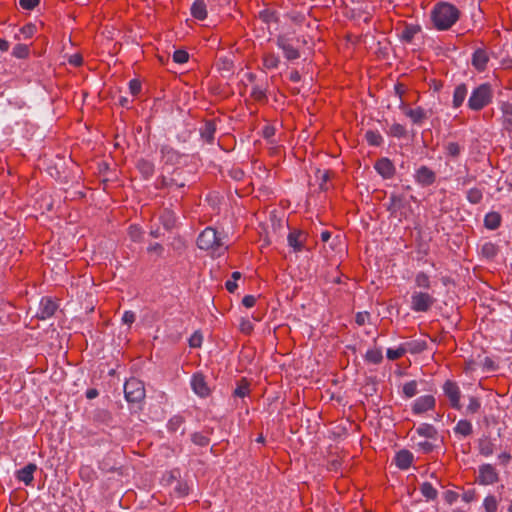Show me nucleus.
Returning a JSON list of instances; mask_svg holds the SVG:
<instances>
[{
    "instance_id": "obj_46",
    "label": "nucleus",
    "mask_w": 512,
    "mask_h": 512,
    "mask_svg": "<svg viewBox=\"0 0 512 512\" xmlns=\"http://www.w3.org/2000/svg\"><path fill=\"white\" fill-rule=\"evenodd\" d=\"M29 53V49L24 44H18L13 48V55L17 58H25Z\"/></svg>"
},
{
    "instance_id": "obj_15",
    "label": "nucleus",
    "mask_w": 512,
    "mask_h": 512,
    "mask_svg": "<svg viewBox=\"0 0 512 512\" xmlns=\"http://www.w3.org/2000/svg\"><path fill=\"white\" fill-rule=\"evenodd\" d=\"M37 470V466L34 463H29L22 469L17 471L16 477L19 481L23 482L25 485L32 484L34 480V473Z\"/></svg>"
},
{
    "instance_id": "obj_28",
    "label": "nucleus",
    "mask_w": 512,
    "mask_h": 512,
    "mask_svg": "<svg viewBox=\"0 0 512 512\" xmlns=\"http://www.w3.org/2000/svg\"><path fill=\"white\" fill-rule=\"evenodd\" d=\"M416 432L427 439H432L436 436L435 428L430 424H421Z\"/></svg>"
},
{
    "instance_id": "obj_47",
    "label": "nucleus",
    "mask_w": 512,
    "mask_h": 512,
    "mask_svg": "<svg viewBox=\"0 0 512 512\" xmlns=\"http://www.w3.org/2000/svg\"><path fill=\"white\" fill-rule=\"evenodd\" d=\"M446 151L448 155L456 157L460 154L461 148L458 143L450 142L446 145Z\"/></svg>"
},
{
    "instance_id": "obj_44",
    "label": "nucleus",
    "mask_w": 512,
    "mask_h": 512,
    "mask_svg": "<svg viewBox=\"0 0 512 512\" xmlns=\"http://www.w3.org/2000/svg\"><path fill=\"white\" fill-rule=\"evenodd\" d=\"M241 277V274L240 272H233L232 273V279L231 280H228L225 284L226 286V289L233 293L236 289H237V280H239Z\"/></svg>"
},
{
    "instance_id": "obj_50",
    "label": "nucleus",
    "mask_w": 512,
    "mask_h": 512,
    "mask_svg": "<svg viewBox=\"0 0 512 512\" xmlns=\"http://www.w3.org/2000/svg\"><path fill=\"white\" fill-rule=\"evenodd\" d=\"M286 17L293 23L300 25L305 19V16L300 12H291L286 15Z\"/></svg>"
},
{
    "instance_id": "obj_53",
    "label": "nucleus",
    "mask_w": 512,
    "mask_h": 512,
    "mask_svg": "<svg viewBox=\"0 0 512 512\" xmlns=\"http://www.w3.org/2000/svg\"><path fill=\"white\" fill-rule=\"evenodd\" d=\"M129 90L131 94L137 95L141 91V83L137 79H132L129 82Z\"/></svg>"
},
{
    "instance_id": "obj_17",
    "label": "nucleus",
    "mask_w": 512,
    "mask_h": 512,
    "mask_svg": "<svg viewBox=\"0 0 512 512\" xmlns=\"http://www.w3.org/2000/svg\"><path fill=\"white\" fill-rule=\"evenodd\" d=\"M412 461L413 455L407 450H401L395 456V463L400 469H408Z\"/></svg>"
},
{
    "instance_id": "obj_48",
    "label": "nucleus",
    "mask_w": 512,
    "mask_h": 512,
    "mask_svg": "<svg viewBox=\"0 0 512 512\" xmlns=\"http://www.w3.org/2000/svg\"><path fill=\"white\" fill-rule=\"evenodd\" d=\"M203 337L199 332H195L189 338V345L192 348H198L201 346Z\"/></svg>"
},
{
    "instance_id": "obj_43",
    "label": "nucleus",
    "mask_w": 512,
    "mask_h": 512,
    "mask_svg": "<svg viewBox=\"0 0 512 512\" xmlns=\"http://www.w3.org/2000/svg\"><path fill=\"white\" fill-rule=\"evenodd\" d=\"M239 329L245 334H250L254 329V325L248 318H242L239 323Z\"/></svg>"
},
{
    "instance_id": "obj_52",
    "label": "nucleus",
    "mask_w": 512,
    "mask_h": 512,
    "mask_svg": "<svg viewBox=\"0 0 512 512\" xmlns=\"http://www.w3.org/2000/svg\"><path fill=\"white\" fill-rule=\"evenodd\" d=\"M39 4V0H19V5L26 10H31Z\"/></svg>"
},
{
    "instance_id": "obj_49",
    "label": "nucleus",
    "mask_w": 512,
    "mask_h": 512,
    "mask_svg": "<svg viewBox=\"0 0 512 512\" xmlns=\"http://www.w3.org/2000/svg\"><path fill=\"white\" fill-rule=\"evenodd\" d=\"M482 253L487 257H493L496 255V247L493 243L487 242L482 246Z\"/></svg>"
},
{
    "instance_id": "obj_24",
    "label": "nucleus",
    "mask_w": 512,
    "mask_h": 512,
    "mask_svg": "<svg viewBox=\"0 0 512 512\" xmlns=\"http://www.w3.org/2000/svg\"><path fill=\"white\" fill-rule=\"evenodd\" d=\"M415 286L420 289L428 290L431 287V280L429 275L424 272H418L415 275Z\"/></svg>"
},
{
    "instance_id": "obj_62",
    "label": "nucleus",
    "mask_w": 512,
    "mask_h": 512,
    "mask_svg": "<svg viewBox=\"0 0 512 512\" xmlns=\"http://www.w3.org/2000/svg\"><path fill=\"white\" fill-rule=\"evenodd\" d=\"M70 63L73 64L74 66H79L81 65L82 63V58L81 56L79 55H73L71 58H70Z\"/></svg>"
},
{
    "instance_id": "obj_16",
    "label": "nucleus",
    "mask_w": 512,
    "mask_h": 512,
    "mask_svg": "<svg viewBox=\"0 0 512 512\" xmlns=\"http://www.w3.org/2000/svg\"><path fill=\"white\" fill-rule=\"evenodd\" d=\"M415 178L419 184L429 186L435 181V174L429 168L422 166L416 171Z\"/></svg>"
},
{
    "instance_id": "obj_30",
    "label": "nucleus",
    "mask_w": 512,
    "mask_h": 512,
    "mask_svg": "<svg viewBox=\"0 0 512 512\" xmlns=\"http://www.w3.org/2000/svg\"><path fill=\"white\" fill-rule=\"evenodd\" d=\"M316 178L319 181V188L321 190H327V182L330 179V172L328 170H317Z\"/></svg>"
},
{
    "instance_id": "obj_9",
    "label": "nucleus",
    "mask_w": 512,
    "mask_h": 512,
    "mask_svg": "<svg viewBox=\"0 0 512 512\" xmlns=\"http://www.w3.org/2000/svg\"><path fill=\"white\" fill-rule=\"evenodd\" d=\"M443 391L447 398L449 399L451 406L455 409H460L461 392L458 385L455 382L446 381L445 384L443 385Z\"/></svg>"
},
{
    "instance_id": "obj_42",
    "label": "nucleus",
    "mask_w": 512,
    "mask_h": 512,
    "mask_svg": "<svg viewBox=\"0 0 512 512\" xmlns=\"http://www.w3.org/2000/svg\"><path fill=\"white\" fill-rule=\"evenodd\" d=\"M389 133L394 137L400 138L406 134V128L399 123H394L390 126Z\"/></svg>"
},
{
    "instance_id": "obj_38",
    "label": "nucleus",
    "mask_w": 512,
    "mask_h": 512,
    "mask_svg": "<svg viewBox=\"0 0 512 512\" xmlns=\"http://www.w3.org/2000/svg\"><path fill=\"white\" fill-rule=\"evenodd\" d=\"M406 353V348L401 345L397 348H388L387 349V358L389 360H397L401 358Z\"/></svg>"
},
{
    "instance_id": "obj_64",
    "label": "nucleus",
    "mask_w": 512,
    "mask_h": 512,
    "mask_svg": "<svg viewBox=\"0 0 512 512\" xmlns=\"http://www.w3.org/2000/svg\"><path fill=\"white\" fill-rule=\"evenodd\" d=\"M8 49H9V43L4 39H0V50L7 51Z\"/></svg>"
},
{
    "instance_id": "obj_55",
    "label": "nucleus",
    "mask_w": 512,
    "mask_h": 512,
    "mask_svg": "<svg viewBox=\"0 0 512 512\" xmlns=\"http://www.w3.org/2000/svg\"><path fill=\"white\" fill-rule=\"evenodd\" d=\"M129 235L134 241H138L141 238L142 232L137 226H131L129 228Z\"/></svg>"
},
{
    "instance_id": "obj_4",
    "label": "nucleus",
    "mask_w": 512,
    "mask_h": 512,
    "mask_svg": "<svg viewBox=\"0 0 512 512\" xmlns=\"http://www.w3.org/2000/svg\"><path fill=\"white\" fill-rule=\"evenodd\" d=\"M493 98V91L489 84L484 83L480 86L476 87L469 99H468V107L471 110L479 111L487 106Z\"/></svg>"
},
{
    "instance_id": "obj_51",
    "label": "nucleus",
    "mask_w": 512,
    "mask_h": 512,
    "mask_svg": "<svg viewBox=\"0 0 512 512\" xmlns=\"http://www.w3.org/2000/svg\"><path fill=\"white\" fill-rule=\"evenodd\" d=\"M481 407V404H480V401L475 398V397H471L469 399V404L467 406V411L470 412V413H476Z\"/></svg>"
},
{
    "instance_id": "obj_29",
    "label": "nucleus",
    "mask_w": 512,
    "mask_h": 512,
    "mask_svg": "<svg viewBox=\"0 0 512 512\" xmlns=\"http://www.w3.org/2000/svg\"><path fill=\"white\" fill-rule=\"evenodd\" d=\"M36 26L34 24H26L24 25L20 31L19 35L16 36L18 39H30L32 38L36 33Z\"/></svg>"
},
{
    "instance_id": "obj_12",
    "label": "nucleus",
    "mask_w": 512,
    "mask_h": 512,
    "mask_svg": "<svg viewBox=\"0 0 512 512\" xmlns=\"http://www.w3.org/2000/svg\"><path fill=\"white\" fill-rule=\"evenodd\" d=\"M376 171L384 178L389 179L395 173V167L388 158H381L375 163Z\"/></svg>"
},
{
    "instance_id": "obj_13",
    "label": "nucleus",
    "mask_w": 512,
    "mask_h": 512,
    "mask_svg": "<svg viewBox=\"0 0 512 512\" xmlns=\"http://www.w3.org/2000/svg\"><path fill=\"white\" fill-rule=\"evenodd\" d=\"M191 387L195 394H197L200 397H206L209 395V387L207 386L204 377L200 374H196L192 377Z\"/></svg>"
},
{
    "instance_id": "obj_58",
    "label": "nucleus",
    "mask_w": 512,
    "mask_h": 512,
    "mask_svg": "<svg viewBox=\"0 0 512 512\" xmlns=\"http://www.w3.org/2000/svg\"><path fill=\"white\" fill-rule=\"evenodd\" d=\"M368 319L369 314L367 312H360L356 315V323L358 325H364Z\"/></svg>"
},
{
    "instance_id": "obj_19",
    "label": "nucleus",
    "mask_w": 512,
    "mask_h": 512,
    "mask_svg": "<svg viewBox=\"0 0 512 512\" xmlns=\"http://www.w3.org/2000/svg\"><path fill=\"white\" fill-rule=\"evenodd\" d=\"M467 87L465 84L456 86L453 93V107L459 108L465 101L467 96Z\"/></svg>"
},
{
    "instance_id": "obj_41",
    "label": "nucleus",
    "mask_w": 512,
    "mask_h": 512,
    "mask_svg": "<svg viewBox=\"0 0 512 512\" xmlns=\"http://www.w3.org/2000/svg\"><path fill=\"white\" fill-rule=\"evenodd\" d=\"M215 133V125L212 122H207L201 132L202 137L207 141H212Z\"/></svg>"
},
{
    "instance_id": "obj_2",
    "label": "nucleus",
    "mask_w": 512,
    "mask_h": 512,
    "mask_svg": "<svg viewBox=\"0 0 512 512\" xmlns=\"http://www.w3.org/2000/svg\"><path fill=\"white\" fill-rule=\"evenodd\" d=\"M431 17L436 29L447 30L458 20L459 11L454 5L442 2L434 7Z\"/></svg>"
},
{
    "instance_id": "obj_60",
    "label": "nucleus",
    "mask_w": 512,
    "mask_h": 512,
    "mask_svg": "<svg viewBox=\"0 0 512 512\" xmlns=\"http://www.w3.org/2000/svg\"><path fill=\"white\" fill-rule=\"evenodd\" d=\"M192 439L198 445H206L208 443V440L200 434H194Z\"/></svg>"
},
{
    "instance_id": "obj_35",
    "label": "nucleus",
    "mask_w": 512,
    "mask_h": 512,
    "mask_svg": "<svg viewBox=\"0 0 512 512\" xmlns=\"http://www.w3.org/2000/svg\"><path fill=\"white\" fill-rule=\"evenodd\" d=\"M421 493L430 500H433L437 497V490L433 487L431 483L425 482L421 485Z\"/></svg>"
},
{
    "instance_id": "obj_14",
    "label": "nucleus",
    "mask_w": 512,
    "mask_h": 512,
    "mask_svg": "<svg viewBox=\"0 0 512 512\" xmlns=\"http://www.w3.org/2000/svg\"><path fill=\"white\" fill-rule=\"evenodd\" d=\"M489 61V56L485 49L478 48L472 55V65L478 71H484Z\"/></svg>"
},
{
    "instance_id": "obj_26",
    "label": "nucleus",
    "mask_w": 512,
    "mask_h": 512,
    "mask_svg": "<svg viewBox=\"0 0 512 512\" xmlns=\"http://www.w3.org/2000/svg\"><path fill=\"white\" fill-rule=\"evenodd\" d=\"M405 114L413 121V123H421L426 117L425 111L420 107L415 109H406Z\"/></svg>"
},
{
    "instance_id": "obj_59",
    "label": "nucleus",
    "mask_w": 512,
    "mask_h": 512,
    "mask_svg": "<svg viewBox=\"0 0 512 512\" xmlns=\"http://www.w3.org/2000/svg\"><path fill=\"white\" fill-rule=\"evenodd\" d=\"M248 394V387L247 385H240L235 390V395L239 397H245Z\"/></svg>"
},
{
    "instance_id": "obj_5",
    "label": "nucleus",
    "mask_w": 512,
    "mask_h": 512,
    "mask_svg": "<svg viewBox=\"0 0 512 512\" xmlns=\"http://www.w3.org/2000/svg\"><path fill=\"white\" fill-rule=\"evenodd\" d=\"M124 393L128 402L139 403L145 397V388L140 380L136 378H130L125 382Z\"/></svg>"
},
{
    "instance_id": "obj_54",
    "label": "nucleus",
    "mask_w": 512,
    "mask_h": 512,
    "mask_svg": "<svg viewBox=\"0 0 512 512\" xmlns=\"http://www.w3.org/2000/svg\"><path fill=\"white\" fill-rule=\"evenodd\" d=\"M139 168L146 176H149L153 172V166L151 163L147 161H142L139 163Z\"/></svg>"
},
{
    "instance_id": "obj_20",
    "label": "nucleus",
    "mask_w": 512,
    "mask_h": 512,
    "mask_svg": "<svg viewBox=\"0 0 512 512\" xmlns=\"http://www.w3.org/2000/svg\"><path fill=\"white\" fill-rule=\"evenodd\" d=\"M191 14L198 20H204L207 16L205 2L203 0H196L191 7Z\"/></svg>"
},
{
    "instance_id": "obj_31",
    "label": "nucleus",
    "mask_w": 512,
    "mask_h": 512,
    "mask_svg": "<svg viewBox=\"0 0 512 512\" xmlns=\"http://www.w3.org/2000/svg\"><path fill=\"white\" fill-rule=\"evenodd\" d=\"M418 393V385L415 380L409 381L403 385V394L407 398H412Z\"/></svg>"
},
{
    "instance_id": "obj_18",
    "label": "nucleus",
    "mask_w": 512,
    "mask_h": 512,
    "mask_svg": "<svg viewBox=\"0 0 512 512\" xmlns=\"http://www.w3.org/2000/svg\"><path fill=\"white\" fill-rule=\"evenodd\" d=\"M502 111V123L506 130L512 131V104L503 102L500 106Z\"/></svg>"
},
{
    "instance_id": "obj_33",
    "label": "nucleus",
    "mask_w": 512,
    "mask_h": 512,
    "mask_svg": "<svg viewBox=\"0 0 512 512\" xmlns=\"http://www.w3.org/2000/svg\"><path fill=\"white\" fill-rule=\"evenodd\" d=\"M483 507L486 512H496L498 508V500L493 495H488L483 501Z\"/></svg>"
},
{
    "instance_id": "obj_22",
    "label": "nucleus",
    "mask_w": 512,
    "mask_h": 512,
    "mask_svg": "<svg viewBox=\"0 0 512 512\" xmlns=\"http://www.w3.org/2000/svg\"><path fill=\"white\" fill-rule=\"evenodd\" d=\"M162 159L169 164H176L179 161V153L169 146H163L161 148Z\"/></svg>"
},
{
    "instance_id": "obj_25",
    "label": "nucleus",
    "mask_w": 512,
    "mask_h": 512,
    "mask_svg": "<svg viewBox=\"0 0 512 512\" xmlns=\"http://www.w3.org/2000/svg\"><path fill=\"white\" fill-rule=\"evenodd\" d=\"M456 434L469 436L472 433V424L467 420H459L454 428Z\"/></svg>"
},
{
    "instance_id": "obj_32",
    "label": "nucleus",
    "mask_w": 512,
    "mask_h": 512,
    "mask_svg": "<svg viewBox=\"0 0 512 512\" xmlns=\"http://www.w3.org/2000/svg\"><path fill=\"white\" fill-rule=\"evenodd\" d=\"M279 57L273 53H268L263 58V64L267 69H275L279 65Z\"/></svg>"
},
{
    "instance_id": "obj_63",
    "label": "nucleus",
    "mask_w": 512,
    "mask_h": 512,
    "mask_svg": "<svg viewBox=\"0 0 512 512\" xmlns=\"http://www.w3.org/2000/svg\"><path fill=\"white\" fill-rule=\"evenodd\" d=\"M418 446L421 447L425 451H430L432 449V444L429 443L427 440L424 442L418 443Z\"/></svg>"
},
{
    "instance_id": "obj_21",
    "label": "nucleus",
    "mask_w": 512,
    "mask_h": 512,
    "mask_svg": "<svg viewBox=\"0 0 512 512\" xmlns=\"http://www.w3.org/2000/svg\"><path fill=\"white\" fill-rule=\"evenodd\" d=\"M479 453L485 457H489L494 453L495 445L489 438H481L478 442Z\"/></svg>"
},
{
    "instance_id": "obj_3",
    "label": "nucleus",
    "mask_w": 512,
    "mask_h": 512,
    "mask_svg": "<svg viewBox=\"0 0 512 512\" xmlns=\"http://www.w3.org/2000/svg\"><path fill=\"white\" fill-rule=\"evenodd\" d=\"M305 43L304 39L294 37L291 33H281L277 37V46L282 50L287 60H295L300 57L299 44Z\"/></svg>"
},
{
    "instance_id": "obj_23",
    "label": "nucleus",
    "mask_w": 512,
    "mask_h": 512,
    "mask_svg": "<svg viewBox=\"0 0 512 512\" xmlns=\"http://www.w3.org/2000/svg\"><path fill=\"white\" fill-rule=\"evenodd\" d=\"M485 227L490 230L497 229L501 224V216L497 212H489L484 218Z\"/></svg>"
},
{
    "instance_id": "obj_11",
    "label": "nucleus",
    "mask_w": 512,
    "mask_h": 512,
    "mask_svg": "<svg viewBox=\"0 0 512 512\" xmlns=\"http://www.w3.org/2000/svg\"><path fill=\"white\" fill-rule=\"evenodd\" d=\"M57 309V304L51 298H42L40 301L37 317L47 319L51 317Z\"/></svg>"
},
{
    "instance_id": "obj_10",
    "label": "nucleus",
    "mask_w": 512,
    "mask_h": 512,
    "mask_svg": "<svg viewBox=\"0 0 512 512\" xmlns=\"http://www.w3.org/2000/svg\"><path fill=\"white\" fill-rule=\"evenodd\" d=\"M435 398L432 395H424L417 398L412 404L414 414H423L435 407Z\"/></svg>"
},
{
    "instance_id": "obj_57",
    "label": "nucleus",
    "mask_w": 512,
    "mask_h": 512,
    "mask_svg": "<svg viewBox=\"0 0 512 512\" xmlns=\"http://www.w3.org/2000/svg\"><path fill=\"white\" fill-rule=\"evenodd\" d=\"M122 321L128 325L132 324L135 321V314L131 311H126L123 314Z\"/></svg>"
},
{
    "instance_id": "obj_61",
    "label": "nucleus",
    "mask_w": 512,
    "mask_h": 512,
    "mask_svg": "<svg viewBox=\"0 0 512 512\" xmlns=\"http://www.w3.org/2000/svg\"><path fill=\"white\" fill-rule=\"evenodd\" d=\"M263 135L265 138H270L274 135V128L270 126H266L263 130Z\"/></svg>"
},
{
    "instance_id": "obj_37",
    "label": "nucleus",
    "mask_w": 512,
    "mask_h": 512,
    "mask_svg": "<svg viewBox=\"0 0 512 512\" xmlns=\"http://www.w3.org/2000/svg\"><path fill=\"white\" fill-rule=\"evenodd\" d=\"M365 138L367 142L373 146H379L383 141L382 136L378 132L372 130L366 132Z\"/></svg>"
},
{
    "instance_id": "obj_6",
    "label": "nucleus",
    "mask_w": 512,
    "mask_h": 512,
    "mask_svg": "<svg viewBox=\"0 0 512 512\" xmlns=\"http://www.w3.org/2000/svg\"><path fill=\"white\" fill-rule=\"evenodd\" d=\"M435 303V298L424 291H415L411 295L410 308L414 312H427Z\"/></svg>"
},
{
    "instance_id": "obj_27",
    "label": "nucleus",
    "mask_w": 512,
    "mask_h": 512,
    "mask_svg": "<svg viewBox=\"0 0 512 512\" xmlns=\"http://www.w3.org/2000/svg\"><path fill=\"white\" fill-rule=\"evenodd\" d=\"M365 359L368 362L373 363V364L380 363L382 361V359H383V354H382L381 349H379V348L369 349L366 352Z\"/></svg>"
},
{
    "instance_id": "obj_40",
    "label": "nucleus",
    "mask_w": 512,
    "mask_h": 512,
    "mask_svg": "<svg viewBox=\"0 0 512 512\" xmlns=\"http://www.w3.org/2000/svg\"><path fill=\"white\" fill-rule=\"evenodd\" d=\"M184 420L181 416H173L167 423V428L171 432H176L183 424Z\"/></svg>"
},
{
    "instance_id": "obj_34",
    "label": "nucleus",
    "mask_w": 512,
    "mask_h": 512,
    "mask_svg": "<svg viewBox=\"0 0 512 512\" xmlns=\"http://www.w3.org/2000/svg\"><path fill=\"white\" fill-rule=\"evenodd\" d=\"M467 200L471 204H478L481 202L483 194L482 191L478 188H471L467 191Z\"/></svg>"
},
{
    "instance_id": "obj_7",
    "label": "nucleus",
    "mask_w": 512,
    "mask_h": 512,
    "mask_svg": "<svg viewBox=\"0 0 512 512\" xmlns=\"http://www.w3.org/2000/svg\"><path fill=\"white\" fill-rule=\"evenodd\" d=\"M499 480V475L494 466L491 464H483L479 466L478 476L476 478L477 483L480 485H493Z\"/></svg>"
},
{
    "instance_id": "obj_56",
    "label": "nucleus",
    "mask_w": 512,
    "mask_h": 512,
    "mask_svg": "<svg viewBox=\"0 0 512 512\" xmlns=\"http://www.w3.org/2000/svg\"><path fill=\"white\" fill-rule=\"evenodd\" d=\"M256 297L253 296V295H246L243 300H242V303L243 305L246 307V308H252L255 304H256Z\"/></svg>"
},
{
    "instance_id": "obj_1",
    "label": "nucleus",
    "mask_w": 512,
    "mask_h": 512,
    "mask_svg": "<svg viewBox=\"0 0 512 512\" xmlns=\"http://www.w3.org/2000/svg\"><path fill=\"white\" fill-rule=\"evenodd\" d=\"M197 245L201 250L208 251L212 257H219L228 249L224 238L211 227L202 231L197 239Z\"/></svg>"
},
{
    "instance_id": "obj_8",
    "label": "nucleus",
    "mask_w": 512,
    "mask_h": 512,
    "mask_svg": "<svg viewBox=\"0 0 512 512\" xmlns=\"http://www.w3.org/2000/svg\"><path fill=\"white\" fill-rule=\"evenodd\" d=\"M289 247L294 252H301L305 249V243L307 241V234L304 231L294 229L289 232L287 236Z\"/></svg>"
},
{
    "instance_id": "obj_45",
    "label": "nucleus",
    "mask_w": 512,
    "mask_h": 512,
    "mask_svg": "<svg viewBox=\"0 0 512 512\" xmlns=\"http://www.w3.org/2000/svg\"><path fill=\"white\" fill-rule=\"evenodd\" d=\"M189 55L185 50H176L173 53V60L178 64H184L188 61Z\"/></svg>"
},
{
    "instance_id": "obj_39",
    "label": "nucleus",
    "mask_w": 512,
    "mask_h": 512,
    "mask_svg": "<svg viewBox=\"0 0 512 512\" xmlns=\"http://www.w3.org/2000/svg\"><path fill=\"white\" fill-rule=\"evenodd\" d=\"M418 31H419L418 26H414V25L406 26L404 28V30L402 31L401 38L407 42H410L413 39V37L415 36V34L418 33Z\"/></svg>"
},
{
    "instance_id": "obj_36",
    "label": "nucleus",
    "mask_w": 512,
    "mask_h": 512,
    "mask_svg": "<svg viewBox=\"0 0 512 512\" xmlns=\"http://www.w3.org/2000/svg\"><path fill=\"white\" fill-rule=\"evenodd\" d=\"M259 18H260V20H262L264 23H266L268 25L270 23H273V22L277 21V16H276L275 11H273L271 9L262 10L259 13Z\"/></svg>"
}]
</instances>
